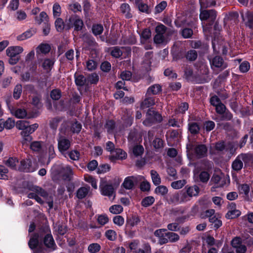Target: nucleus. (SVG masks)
<instances>
[{
    "instance_id": "nucleus-1",
    "label": "nucleus",
    "mask_w": 253,
    "mask_h": 253,
    "mask_svg": "<svg viewBox=\"0 0 253 253\" xmlns=\"http://www.w3.org/2000/svg\"><path fill=\"white\" fill-rule=\"evenodd\" d=\"M199 16L202 21L209 20V22L203 26V28L204 32L211 34L212 31V26L217 16L216 11L214 9L203 10L200 12Z\"/></svg>"
},
{
    "instance_id": "nucleus-2",
    "label": "nucleus",
    "mask_w": 253,
    "mask_h": 253,
    "mask_svg": "<svg viewBox=\"0 0 253 253\" xmlns=\"http://www.w3.org/2000/svg\"><path fill=\"white\" fill-rule=\"evenodd\" d=\"M163 121L162 115L154 108H149L146 113V118L143 121V124L146 126H151L153 125L160 123Z\"/></svg>"
},
{
    "instance_id": "nucleus-3",
    "label": "nucleus",
    "mask_w": 253,
    "mask_h": 253,
    "mask_svg": "<svg viewBox=\"0 0 253 253\" xmlns=\"http://www.w3.org/2000/svg\"><path fill=\"white\" fill-rule=\"evenodd\" d=\"M65 133V131L62 132L60 130L57 137L58 149L61 154H64L71 146V141L66 136Z\"/></svg>"
},
{
    "instance_id": "nucleus-4",
    "label": "nucleus",
    "mask_w": 253,
    "mask_h": 253,
    "mask_svg": "<svg viewBox=\"0 0 253 253\" xmlns=\"http://www.w3.org/2000/svg\"><path fill=\"white\" fill-rule=\"evenodd\" d=\"M40 230L42 232L46 233L42 239L41 238L42 245L49 249L50 251L55 250L56 245L51 234L48 233L50 232L48 227H42L40 229Z\"/></svg>"
},
{
    "instance_id": "nucleus-5",
    "label": "nucleus",
    "mask_w": 253,
    "mask_h": 253,
    "mask_svg": "<svg viewBox=\"0 0 253 253\" xmlns=\"http://www.w3.org/2000/svg\"><path fill=\"white\" fill-rule=\"evenodd\" d=\"M143 178L141 175L127 176L125 178L122 186L126 190H131L142 181Z\"/></svg>"
},
{
    "instance_id": "nucleus-6",
    "label": "nucleus",
    "mask_w": 253,
    "mask_h": 253,
    "mask_svg": "<svg viewBox=\"0 0 253 253\" xmlns=\"http://www.w3.org/2000/svg\"><path fill=\"white\" fill-rule=\"evenodd\" d=\"M215 107V112L219 115L220 121H229L232 120L233 114L223 103H221Z\"/></svg>"
},
{
    "instance_id": "nucleus-7",
    "label": "nucleus",
    "mask_w": 253,
    "mask_h": 253,
    "mask_svg": "<svg viewBox=\"0 0 253 253\" xmlns=\"http://www.w3.org/2000/svg\"><path fill=\"white\" fill-rule=\"evenodd\" d=\"M214 25L213 27V36L212 38L211 44L213 49V52L215 54L219 53V48H217L216 44H219V40L218 39V35L219 32L222 30V27L219 24L218 22L216 21L213 23Z\"/></svg>"
},
{
    "instance_id": "nucleus-8",
    "label": "nucleus",
    "mask_w": 253,
    "mask_h": 253,
    "mask_svg": "<svg viewBox=\"0 0 253 253\" xmlns=\"http://www.w3.org/2000/svg\"><path fill=\"white\" fill-rule=\"evenodd\" d=\"M69 23L67 25L66 29L69 30L71 27H74V30L76 31H80L82 30L84 26V23L82 20L77 16H71L69 17Z\"/></svg>"
},
{
    "instance_id": "nucleus-9",
    "label": "nucleus",
    "mask_w": 253,
    "mask_h": 253,
    "mask_svg": "<svg viewBox=\"0 0 253 253\" xmlns=\"http://www.w3.org/2000/svg\"><path fill=\"white\" fill-rule=\"evenodd\" d=\"M18 169L21 172H32L36 170V168L33 166L32 161L27 159L21 161Z\"/></svg>"
},
{
    "instance_id": "nucleus-10",
    "label": "nucleus",
    "mask_w": 253,
    "mask_h": 253,
    "mask_svg": "<svg viewBox=\"0 0 253 253\" xmlns=\"http://www.w3.org/2000/svg\"><path fill=\"white\" fill-rule=\"evenodd\" d=\"M211 68L214 67L223 70L227 67L226 63L224 62L222 57L219 55L215 56L212 59H209Z\"/></svg>"
},
{
    "instance_id": "nucleus-11",
    "label": "nucleus",
    "mask_w": 253,
    "mask_h": 253,
    "mask_svg": "<svg viewBox=\"0 0 253 253\" xmlns=\"http://www.w3.org/2000/svg\"><path fill=\"white\" fill-rule=\"evenodd\" d=\"M41 236H39L38 233H34L30 238L28 242V246L30 249L32 251L41 245Z\"/></svg>"
},
{
    "instance_id": "nucleus-12",
    "label": "nucleus",
    "mask_w": 253,
    "mask_h": 253,
    "mask_svg": "<svg viewBox=\"0 0 253 253\" xmlns=\"http://www.w3.org/2000/svg\"><path fill=\"white\" fill-rule=\"evenodd\" d=\"M194 152L198 158H203L207 156L208 148L205 144H199L195 147Z\"/></svg>"
},
{
    "instance_id": "nucleus-13",
    "label": "nucleus",
    "mask_w": 253,
    "mask_h": 253,
    "mask_svg": "<svg viewBox=\"0 0 253 253\" xmlns=\"http://www.w3.org/2000/svg\"><path fill=\"white\" fill-rule=\"evenodd\" d=\"M140 221L139 217L136 214L129 215L127 217L126 222V228L132 227L137 225Z\"/></svg>"
},
{
    "instance_id": "nucleus-14",
    "label": "nucleus",
    "mask_w": 253,
    "mask_h": 253,
    "mask_svg": "<svg viewBox=\"0 0 253 253\" xmlns=\"http://www.w3.org/2000/svg\"><path fill=\"white\" fill-rule=\"evenodd\" d=\"M244 164V168L251 166L253 164V155L250 153H241L239 155Z\"/></svg>"
},
{
    "instance_id": "nucleus-15",
    "label": "nucleus",
    "mask_w": 253,
    "mask_h": 253,
    "mask_svg": "<svg viewBox=\"0 0 253 253\" xmlns=\"http://www.w3.org/2000/svg\"><path fill=\"white\" fill-rule=\"evenodd\" d=\"M28 189L30 191L35 192L37 195H40L43 198H47L48 196L47 191L41 187L34 185H29L28 186Z\"/></svg>"
},
{
    "instance_id": "nucleus-16",
    "label": "nucleus",
    "mask_w": 253,
    "mask_h": 253,
    "mask_svg": "<svg viewBox=\"0 0 253 253\" xmlns=\"http://www.w3.org/2000/svg\"><path fill=\"white\" fill-rule=\"evenodd\" d=\"M115 154L110 156V159L113 161L117 160H124L127 157L126 153L123 149L117 148L115 150Z\"/></svg>"
},
{
    "instance_id": "nucleus-17",
    "label": "nucleus",
    "mask_w": 253,
    "mask_h": 253,
    "mask_svg": "<svg viewBox=\"0 0 253 253\" xmlns=\"http://www.w3.org/2000/svg\"><path fill=\"white\" fill-rule=\"evenodd\" d=\"M200 124L197 122H192L188 124V130L192 135H196L200 133Z\"/></svg>"
},
{
    "instance_id": "nucleus-18",
    "label": "nucleus",
    "mask_w": 253,
    "mask_h": 253,
    "mask_svg": "<svg viewBox=\"0 0 253 253\" xmlns=\"http://www.w3.org/2000/svg\"><path fill=\"white\" fill-rule=\"evenodd\" d=\"M162 91V86L160 84H156L150 86L147 90V96L157 95Z\"/></svg>"
},
{
    "instance_id": "nucleus-19",
    "label": "nucleus",
    "mask_w": 253,
    "mask_h": 253,
    "mask_svg": "<svg viewBox=\"0 0 253 253\" xmlns=\"http://www.w3.org/2000/svg\"><path fill=\"white\" fill-rule=\"evenodd\" d=\"M23 51V48L20 46H11L6 50L7 55L20 56L19 54Z\"/></svg>"
},
{
    "instance_id": "nucleus-20",
    "label": "nucleus",
    "mask_w": 253,
    "mask_h": 253,
    "mask_svg": "<svg viewBox=\"0 0 253 253\" xmlns=\"http://www.w3.org/2000/svg\"><path fill=\"white\" fill-rule=\"evenodd\" d=\"M155 104V98L150 96H147L146 94L145 99L141 103L140 107L141 109H144L145 108H149L151 106H152Z\"/></svg>"
},
{
    "instance_id": "nucleus-21",
    "label": "nucleus",
    "mask_w": 253,
    "mask_h": 253,
    "mask_svg": "<svg viewBox=\"0 0 253 253\" xmlns=\"http://www.w3.org/2000/svg\"><path fill=\"white\" fill-rule=\"evenodd\" d=\"M134 3L138 10L143 13L149 14L151 12L147 4L144 3L142 0H135Z\"/></svg>"
},
{
    "instance_id": "nucleus-22",
    "label": "nucleus",
    "mask_w": 253,
    "mask_h": 253,
    "mask_svg": "<svg viewBox=\"0 0 253 253\" xmlns=\"http://www.w3.org/2000/svg\"><path fill=\"white\" fill-rule=\"evenodd\" d=\"M65 158L69 157L73 161H78L80 158V153L77 150H72L71 151H67L64 154H62Z\"/></svg>"
},
{
    "instance_id": "nucleus-23",
    "label": "nucleus",
    "mask_w": 253,
    "mask_h": 253,
    "mask_svg": "<svg viewBox=\"0 0 253 253\" xmlns=\"http://www.w3.org/2000/svg\"><path fill=\"white\" fill-rule=\"evenodd\" d=\"M32 133L31 128L29 127V126H28L24 130L21 132V135L23 138V144L26 143L27 142H30L32 140L33 137L30 135Z\"/></svg>"
},
{
    "instance_id": "nucleus-24",
    "label": "nucleus",
    "mask_w": 253,
    "mask_h": 253,
    "mask_svg": "<svg viewBox=\"0 0 253 253\" xmlns=\"http://www.w3.org/2000/svg\"><path fill=\"white\" fill-rule=\"evenodd\" d=\"M231 168L233 170L236 172L240 171L244 168L243 162L242 161L239 155L233 161L231 165Z\"/></svg>"
},
{
    "instance_id": "nucleus-25",
    "label": "nucleus",
    "mask_w": 253,
    "mask_h": 253,
    "mask_svg": "<svg viewBox=\"0 0 253 253\" xmlns=\"http://www.w3.org/2000/svg\"><path fill=\"white\" fill-rule=\"evenodd\" d=\"M120 10L126 19H130L132 17V14L130 12L131 8L129 5L126 3H123L121 5Z\"/></svg>"
},
{
    "instance_id": "nucleus-26",
    "label": "nucleus",
    "mask_w": 253,
    "mask_h": 253,
    "mask_svg": "<svg viewBox=\"0 0 253 253\" xmlns=\"http://www.w3.org/2000/svg\"><path fill=\"white\" fill-rule=\"evenodd\" d=\"M51 49L50 45L48 43H41L36 48V53L37 56L40 54H46L48 53Z\"/></svg>"
},
{
    "instance_id": "nucleus-27",
    "label": "nucleus",
    "mask_w": 253,
    "mask_h": 253,
    "mask_svg": "<svg viewBox=\"0 0 253 253\" xmlns=\"http://www.w3.org/2000/svg\"><path fill=\"white\" fill-rule=\"evenodd\" d=\"M185 189H186V194L191 198L198 196L200 192L199 187L196 185L189 187L186 186Z\"/></svg>"
},
{
    "instance_id": "nucleus-28",
    "label": "nucleus",
    "mask_w": 253,
    "mask_h": 253,
    "mask_svg": "<svg viewBox=\"0 0 253 253\" xmlns=\"http://www.w3.org/2000/svg\"><path fill=\"white\" fill-rule=\"evenodd\" d=\"M189 45L193 49H202L207 47V44L200 40H190L189 41Z\"/></svg>"
},
{
    "instance_id": "nucleus-29",
    "label": "nucleus",
    "mask_w": 253,
    "mask_h": 253,
    "mask_svg": "<svg viewBox=\"0 0 253 253\" xmlns=\"http://www.w3.org/2000/svg\"><path fill=\"white\" fill-rule=\"evenodd\" d=\"M154 148L156 150H159L162 149L164 147V141L159 137V136H155L153 140L151 142Z\"/></svg>"
},
{
    "instance_id": "nucleus-30",
    "label": "nucleus",
    "mask_w": 253,
    "mask_h": 253,
    "mask_svg": "<svg viewBox=\"0 0 253 253\" xmlns=\"http://www.w3.org/2000/svg\"><path fill=\"white\" fill-rule=\"evenodd\" d=\"M174 24L177 28L190 25L189 22L187 21V18L185 16H178L174 21Z\"/></svg>"
},
{
    "instance_id": "nucleus-31",
    "label": "nucleus",
    "mask_w": 253,
    "mask_h": 253,
    "mask_svg": "<svg viewBox=\"0 0 253 253\" xmlns=\"http://www.w3.org/2000/svg\"><path fill=\"white\" fill-rule=\"evenodd\" d=\"M114 192L112 184H106L101 188V193L103 196L111 197Z\"/></svg>"
},
{
    "instance_id": "nucleus-32",
    "label": "nucleus",
    "mask_w": 253,
    "mask_h": 253,
    "mask_svg": "<svg viewBox=\"0 0 253 253\" xmlns=\"http://www.w3.org/2000/svg\"><path fill=\"white\" fill-rule=\"evenodd\" d=\"M75 83L78 86H83L86 83V80L85 77L82 74L76 73L74 75Z\"/></svg>"
},
{
    "instance_id": "nucleus-33",
    "label": "nucleus",
    "mask_w": 253,
    "mask_h": 253,
    "mask_svg": "<svg viewBox=\"0 0 253 253\" xmlns=\"http://www.w3.org/2000/svg\"><path fill=\"white\" fill-rule=\"evenodd\" d=\"M4 164L12 169H16V165L18 163L17 158L14 157H9L7 160H4Z\"/></svg>"
},
{
    "instance_id": "nucleus-34",
    "label": "nucleus",
    "mask_w": 253,
    "mask_h": 253,
    "mask_svg": "<svg viewBox=\"0 0 253 253\" xmlns=\"http://www.w3.org/2000/svg\"><path fill=\"white\" fill-rule=\"evenodd\" d=\"M246 26L249 28L253 30V12L247 11L246 13Z\"/></svg>"
},
{
    "instance_id": "nucleus-35",
    "label": "nucleus",
    "mask_w": 253,
    "mask_h": 253,
    "mask_svg": "<svg viewBox=\"0 0 253 253\" xmlns=\"http://www.w3.org/2000/svg\"><path fill=\"white\" fill-rule=\"evenodd\" d=\"M155 188L154 192L158 195L165 197L168 193V188L164 185H157Z\"/></svg>"
},
{
    "instance_id": "nucleus-36",
    "label": "nucleus",
    "mask_w": 253,
    "mask_h": 253,
    "mask_svg": "<svg viewBox=\"0 0 253 253\" xmlns=\"http://www.w3.org/2000/svg\"><path fill=\"white\" fill-rule=\"evenodd\" d=\"M89 188H86L85 187H81L77 191L76 197L79 199H83L86 197L87 195Z\"/></svg>"
},
{
    "instance_id": "nucleus-37",
    "label": "nucleus",
    "mask_w": 253,
    "mask_h": 253,
    "mask_svg": "<svg viewBox=\"0 0 253 253\" xmlns=\"http://www.w3.org/2000/svg\"><path fill=\"white\" fill-rule=\"evenodd\" d=\"M103 30V26L101 24H94L92 26L91 31L95 36L101 35Z\"/></svg>"
},
{
    "instance_id": "nucleus-38",
    "label": "nucleus",
    "mask_w": 253,
    "mask_h": 253,
    "mask_svg": "<svg viewBox=\"0 0 253 253\" xmlns=\"http://www.w3.org/2000/svg\"><path fill=\"white\" fill-rule=\"evenodd\" d=\"M150 174L153 184L155 186L159 185L161 182V179L159 174L155 170H151Z\"/></svg>"
},
{
    "instance_id": "nucleus-39",
    "label": "nucleus",
    "mask_w": 253,
    "mask_h": 253,
    "mask_svg": "<svg viewBox=\"0 0 253 253\" xmlns=\"http://www.w3.org/2000/svg\"><path fill=\"white\" fill-rule=\"evenodd\" d=\"M209 219L211 223L213 224V228L214 230L218 229L222 225V221L219 219L216 215H214L212 217H210V218Z\"/></svg>"
},
{
    "instance_id": "nucleus-40",
    "label": "nucleus",
    "mask_w": 253,
    "mask_h": 253,
    "mask_svg": "<svg viewBox=\"0 0 253 253\" xmlns=\"http://www.w3.org/2000/svg\"><path fill=\"white\" fill-rule=\"evenodd\" d=\"M15 117L23 119L27 117V112L25 109L18 108L12 113Z\"/></svg>"
},
{
    "instance_id": "nucleus-41",
    "label": "nucleus",
    "mask_w": 253,
    "mask_h": 253,
    "mask_svg": "<svg viewBox=\"0 0 253 253\" xmlns=\"http://www.w3.org/2000/svg\"><path fill=\"white\" fill-rule=\"evenodd\" d=\"M155 202V199L152 196H147L143 198L141 202L142 207H148L151 206Z\"/></svg>"
},
{
    "instance_id": "nucleus-42",
    "label": "nucleus",
    "mask_w": 253,
    "mask_h": 253,
    "mask_svg": "<svg viewBox=\"0 0 253 253\" xmlns=\"http://www.w3.org/2000/svg\"><path fill=\"white\" fill-rule=\"evenodd\" d=\"M241 214L239 210H231L225 214V217L228 219H232L238 217Z\"/></svg>"
},
{
    "instance_id": "nucleus-43",
    "label": "nucleus",
    "mask_w": 253,
    "mask_h": 253,
    "mask_svg": "<svg viewBox=\"0 0 253 253\" xmlns=\"http://www.w3.org/2000/svg\"><path fill=\"white\" fill-rule=\"evenodd\" d=\"M42 142L39 141H35L31 142L30 144V149L34 152H40L42 150Z\"/></svg>"
},
{
    "instance_id": "nucleus-44",
    "label": "nucleus",
    "mask_w": 253,
    "mask_h": 253,
    "mask_svg": "<svg viewBox=\"0 0 253 253\" xmlns=\"http://www.w3.org/2000/svg\"><path fill=\"white\" fill-rule=\"evenodd\" d=\"M237 148L235 147L234 144L232 142H228L226 144L225 151L229 152L231 156L235 155L236 154Z\"/></svg>"
},
{
    "instance_id": "nucleus-45",
    "label": "nucleus",
    "mask_w": 253,
    "mask_h": 253,
    "mask_svg": "<svg viewBox=\"0 0 253 253\" xmlns=\"http://www.w3.org/2000/svg\"><path fill=\"white\" fill-rule=\"evenodd\" d=\"M101 249V246L99 244L94 243L89 245L87 251L89 253H97L100 251Z\"/></svg>"
},
{
    "instance_id": "nucleus-46",
    "label": "nucleus",
    "mask_w": 253,
    "mask_h": 253,
    "mask_svg": "<svg viewBox=\"0 0 253 253\" xmlns=\"http://www.w3.org/2000/svg\"><path fill=\"white\" fill-rule=\"evenodd\" d=\"M62 118L57 117L52 119L49 122L50 128L54 130L57 129L59 123L61 121Z\"/></svg>"
},
{
    "instance_id": "nucleus-47",
    "label": "nucleus",
    "mask_w": 253,
    "mask_h": 253,
    "mask_svg": "<svg viewBox=\"0 0 253 253\" xmlns=\"http://www.w3.org/2000/svg\"><path fill=\"white\" fill-rule=\"evenodd\" d=\"M198 57L197 52L194 49H190L187 51L186 54V59L190 61L196 60Z\"/></svg>"
},
{
    "instance_id": "nucleus-48",
    "label": "nucleus",
    "mask_w": 253,
    "mask_h": 253,
    "mask_svg": "<svg viewBox=\"0 0 253 253\" xmlns=\"http://www.w3.org/2000/svg\"><path fill=\"white\" fill-rule=\"evenodd\" d=\"M166 236L168 237L169 241L171 243L175 242L179 240V235L174 232H167L166 233Z\"/></svg>"
},
{
    "instance_id": "nucleus-49",
    "label": "nucleus",
    "mask_w": 253,
    "mask_h": 253,
    "mask_svg": "<svg viewBox=\"0 0 253 253\" xmlns=\"http://www.w3.org/2000/svg\"><path fill=\"white\" fill-rule=\"evenodd\" d=\"M189 105L188 103L184 102L181 103L175 109V112L177 113L185 114L186 111L188 109Z\"/></svg>"
},
{
    "instance_id": "nucleus-50",
    "label": "nucleus",
    "mask_w": 253,
    "mask_h": 253,
    "mask_svg": "<svg viewBox=\"0 0 253 253\" xmlns=\"http://www.w3.org/2000/svg\"><path fill=\"white\" fill-rule=\"evenodd\" d=\"M55 27L58 32H62L65 27L63 20L61 18H58L55 21Z\"/></svg>"
},
{
    "instance_id": "nucleus-51",
    "label": "nucleus",
    "mask_w": 253,
    "mask_h": 253,
    "mask_svg": "<svg viewBox=\"0 0 253 253\" xmlns=\"http://www.w3.org/2000/svg\"><path fill=\"white\" fill-rule=\"evenodd\" d=\"M132 153L135 157L141 156L144 153V148L141 145H136L133 147Z\"/></svg>"
},
{
    "instance_id": "nucleus-52",
    "label": "nucleus",
    "mask_w": 253,
    "mask_h": 253,
    "mask_svg": "<svg viewBox=\"0 0 253 253\" xmlns=\"http://www.w3.org/2000/svg\"><path fill=\"white\" fill-rule=\"evenodd\" d=\"M116 127V123L113 120H108L106 121L105 127L107 129L108 132H112Z\"/></svg>"
},
{
    "instance_id": "nucleus-53",
    "label": "nucleus",
    "mask_w": 253,
    "mask_h": 253,
    "mask_svg": "<svg viewBox=\"0 0 253 253\" xmlns=\"http://www.w3.org/2000/svg\"><path fill=\"white\" fill-rule=\"evenodd\" d=\"M22 86L21 84H17L14 87L13 90V97L14 99H18L21 95Z\"/></svg>"
},
{
    "instance_id": "nucleus-54",
    "label": "nucleus",
    "mask_w": 253,
    "mask_h": 253,
    "mask_svg": "<svg viewBox=\"0 0 253 253\" xmlns=\"http://www.w3.org/2000/svg\"><path fill=\"white\" fill-rule=\"evenodd\" d=\"M50 95L52 100H58L61 97V91L59 89H53L51 91Z\"/></svg>"
},
{
    "instance_id": "nucleus-55",
    "label": "nucleus",
    "mask_w": 253,
    "mask_h": 253,
    "mask_svg": "<svg viewBox=\"0 0 253 253\" xmlns=\"http://www.w3.org/2000/svg\"><path fill=\"white\" fill-rule=\"evenodd\" d=\"M105 236L110 241H114L117 238V233L115 231L109 229L107 230L105 233Z\"/></svg>"
},
{
    "instance_id": "nucleus-56",
    "label": "nucleus",
    "mask_w": 253,
    "mask_h": 253,
    "mask_svg": "<svg viewBox=\"0 0 253 253\" xmlns=\"http://www.w3.org/2000/svg\"><path fill=\"white\" fill-rule=\"evenodd\" d=\"M110 212L117 214L121 213L123 211V208L120 205H114L109 208Z\"/></svg>"
},
{
    "instance_id": "nucleus-57",
    "label": "nucleus",
    "mask_w": 253,
    "mask_h": 253,
    "mask_svg": "<svg viewBox=\"0 0 253 253\" xmlns=\"http://www.w3.org/2000/svg\"><path fill=\"white\" fill-rule=\"evenodd\" d=\"M82 126L79 122L76 121L73 123L71 126V131L73 133H79L81 130Z\"/></svg>"
},
{
    "instance_id": "nucleus-58",
    "label": "nucleus",
    "mask_w": 253,
    "mask_h": 253,
    "mask_svg": "<svg viewBox=\"0 0 253 253\" xmlns=\"http://www.w3.org/2000/svg\"><path fill=\"white\" fill-rule=\"evenodd\" d=\"M111 55L113 57L119 58L122 56L123 51L121 50L120 47L115 46L111 51Z\"/></svg>"
},
{
    "instance_id": "nucleus-59",
    "label": "nucleus",
    "mask_w": 253,
    "mask_h": 253,
    "mask_svg": "<svg viewBox=\"0 0 253 253\" xmlns=\"http://www.w3.org/2000/svg\"><path fill=\"white\" fill-rule=\"evenodd\" d=\"M138 133L135 130H131L127 137L128 141L132 143L137 142L138 141Z\"/></svg>"
},
{
    "instance_id": "nucleus-60",
    "label": "nucleus",
    "mask_w": 253,
    "mask_h": 253,
    "mask_svg": "<svg viewBox=\"0 0 253 253\" xmlns=\"http://www.w3.org/2000/svg\"><path fill=\"white\" fill-rule=\"evenodd\" d=\"M184 77L188 81H191L193 74L192 69L189 66H186L184 70Z\"/></svg>"
},
{
    "instance_id": "nucleus-61",
    "label": "nucleus",
    "mask_w": 253,
    "mask_h": 253,
    "mask_svg": "<svg viewBox=\"0 0 253 253\" xmlns=\"http://www.w3.org/2000/svg\"><path fill=\"white\" fill-rule=\"evenodd\" d=\"M215 123L212 121H207L204 123V127L207 132H210L215 127Z\"/></svg>"
},
{
    "instance_id": "nucleus-62",
    "label": "nucleus",
    "mask_w": 253,
    "mask_h": 253,
    "mask_svg": "<svg viewBox=\"0 0 253 253\" xmlns=\"http://www.w3.org/2000/svg\"><path fill=\"white\" fill-rule=\"evenodd\" d=\"M199 179L203 183H207L210 179V175L206 171H202L199 175Z\"/></svg>"
},
{
    "instance_id": "nucleus-63",
    "label": "nucleus",
    "mask_w": 253,
    "mask_h": 253,
    "mask_svg": "<svg viewBox=\"0 0 253 253\" xmlns=\"http://www.w3.org/2000/svg\"><path fill=\"white\" fill-rule=\"evenodd\" d=\"M32 252L33 253H48L50 251L46 247H43L42 242H41V245L35 249L33 250Z\"/></svg>"
},
{
    "instance_id": "nucleus-64",
    "label": "nucleus",
    "mask_w": 253,
    "mask_h": 253,
    "mask_svg": "<svg viewBox=\"0 0 253 253\" xmlns=\"http://www.w3.org/2000/svg\"><path fill=\"white\" fill-rule=\"evenodd\" d=\"M144 250L139 249L133 252V253H151V247L149 243L144 245Z\"/></svg>"
}]
</instances>
